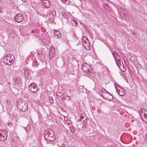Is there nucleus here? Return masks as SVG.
<instances>
[{
    "mask_svg": "<svg viewBox=\"0 0 147 147\" xmlns=\"http://www.w3.org/2000/svg\"><path fill=\"white\" fill-rule=\"evenodd\" d=\"M44 137L47 141L52 142L55 140L54 133L51 129L46 130L44 132Z\"/></svg>",
    "mask_w": 147,
    "mask_h": 147,
    "instance_id": "1",
    "label": "nucleus"
},
{
    "mask_svg": "<svg viewBox=\"0 0 147 147\" xmlns=\"http://www.w3.org/2000/svg\"><path fill=\"white\" fill-rule=\"evenodd\" d=\"M14 56L11 54H8L5 56L3 59V62L7 65H11L14 61Z\"/></svg>",
    "mask_w": 147,
    "mask_h": 147,
    "instance_id": "2",
    "label": "nucleus"
},
{
    "mask_svg": "<svg viewBox=\"0 0 147 147\" xmlns=\"http://www.w3.org/2000/svg\"><path fill=\"white\" fill-rule=\"evenodd\" d=\"M49 57L50 60L53 59V60L55 61H56L59 57L58 54L55 53L54 48L52 46L49 49Z\"/></svg>",
    "mask_w": 147,
    "mask_h": 147,
    "instance_id": "3",
    "label": "nucleus"
},
{
    "mask_svg": "<svg viewBox=\"0 0 147 147\" xmlns=\"http://www.w3.org/2000/svg\"><path fill=\"white\" fill-rule=\"evenodd\" d=\"M82 68L84 71V74L85 76L90 77V76L92 74V73L89 65L85 63H83L82 66Z\"/></svg>",
    "mask_w": 147,
    "mask_h": 147,
    "instance_id": "4",
    "label": "nucleus"
},
{
    "mask_svg": "<svg viewBox=\"0 0 147 147\" xmlns=\"http://www.w3.org/2000/svg\"><path fill=\"white\" fill-rule=\"evenodd\" d=\"M17 106L19 110L23 112L26 111L28 108V104L25 101L18 102Z\"/></svg>",
    "mask_w": 147,
    "mask_h": 147,
    "instance_id": "5",
    "label": "nucleus"
},
{
    "mask_svg": "<svg viewBox=\"0 0 147 147\" xmlns=\"http://www.w3.org/2000/svg\"><path fill=\"white\" fill-rule=\"evenodd\" d=\"M7 133L6 130L0 129V141H2L7 138Z\"/></svg>",
    "mask_w": 147,
    "mask_h": 147,
    "instance_id": "6",
    "label": "nucleus"
},
{
    "mask_svg": "<svg viewBox=\"0 0 147 147\" xmlns=\"http://www.w3.org/2000/svg\"><path fill=\"white\" fill-rule=\"evenodd\" d=\"M23 19L24 18L22 16V15L21 13L16 14L14 18V20L18 22H22L23 20Z\"/></svg>",
    "mask_w": 147,
    "mask_h": 147,
    "instance_id": "7",
    "label": "nucleus"
},
{
    "mask_svg": "<svg viewBox=\"0 0 147 147\" xmlns=\"http://www.w3.org/2000/svg\"><path fill=\"white\" fill-rule=\"evenodd\" d=\"M22 84V82L20 78H17L15 80L14 86L15 88L18 89L21 87Z\"/></svg>",
    "mask_w": 147,
    "mask_h": 147,
    "instance_id": "8",
    "label": "nucleus"
},
{
    "mask_svg": "<svg viewBox=\"0 0 147 147\" xmlns=\"http://www.w3.org/2000/svg\"><path fill=\"white\" fill-rule=\"evenodd\" d=\"M29 88L31 91L32 92H36L38 90V87L34 83H32L29 85Z\"/></svg>",
    "mask_w": 147,
    "mask_h": 147,
    "instance_id": "9",
    "label": "nucleus"
},
{
    "mask_svg": "<svg viewBox=\"0 0 147 147\" xmlns=\"http://www.w3.org/2000/svg\"><path fill=\"white\" fill-rule=\"evenodd\" d=\"M112 53L114 57L117 66H119L117 61H119L118 59H119L120 57L119 55L115 51H114L112 52Z\"/></svg>",
    "mask_w": 147,
    "mask_h": 147,
    "instance_id": "10",
    "label": "nucleus"
},
{
    "mask_svg": "<svg viewBox=\"0 0 147 147\" xmlns=\"http://www.w3.org/2000/svg\"><path fill=\"white\" fill-rule=\"evenodd\" d=\"M42 5L43 7L46 8H48L50 6V4L49 1L47 0H41Z\"/></svg>",
    "mask_w": 147,
    "mask_h": 147,
    "instance_id": "11",
    "label": "nucleus"
},
{
    "mask_svg": "<svg viewBox=\"0 0 147 147\" xmlns=\"http://www.w3.org/2000/svg\"><path fill=\"white\" fill-rule=\"evenodd\" d=\"M146 112H147L144 109H141L140 110L139 113L141 118L143 117V116L145 115V114H146Z\"/></svg>",
    "mask_w": 147,
    "mask_h": 147,
    "instance_id": "12",
    "label": "nucleus"
},
{
    "mask_svg": "<svg viewBox=\"0 0 147 147\" xmlns=\"http://www.w3.org/2000/svg\"><path fill=\"white\" fill-rule=\"evenodd\" d=\"M108 95L111 96V95H110V94L106 91V92H103V93H101L100 96L105 98H108Z\"/></svg>",
    "mask_w": 147,
    "mask_h": 147,
    "instance_id": "13",
    "label": "nucleus"
},
{
    "mask_svg": "<svg viewBox=\"0 0 147 147\" xmlns=\"http://www.w3.org/2000/svg\"><path fill=\"white\" fill-rule=\"evenodd\" d=\"M87 40H88L86 36H84L83 37L82 39V45L83 46L84 44L87 43Z\"/></svg>",
    "mask_w": 147,
    "mask_h": 147,
    "instance_id": "14",
    "label": "nucleus"
},
{
    "mask_svg": "<svg viewBox=\"0 0 147 147\" xmlns=\"http://www.w3.org/2000/svg\"><path fill=\"white\" fill-rule=\"evenodd\" d=\"M56 95L58 96V98H61L62 99L64 97L63 94L60 92H57Z\"/></svg>",
    "mask_w": 147,
    "mask_h": 147,
    "instance_id": "15",
    "label": "nucleus"
},
{
    "mask_svg": "<svg viewBox=\"0 0 147 147\" xmlns=\"http://www.w3.org/2000/svg\"><path fill=\"white\" fill-rule=\"evenodd\" d=\"M61 14L63 18L66 19L67 20H68L69 18V16L67 15L65 12H62L60 13Z\"/></svg>",
    "mask_w": 147,
    "mask_h": 147,
    "instance_id": "16",
    "label": "nucleus"
},
{
    "mask_svg": "<svg viewBox=\"0 0 147 147\" xmlns=\"http://www.w3.org/2000/svg\"><path fill=\"white\" fill-rule=\"evenodd\" d=\"M145 123L147 124V112H146L145 115L141 118Z\"/></svg>",
    "mask_w": 147,
    "mask_h": 147,
    "instance_id": "17",
    "label": "nucleus"
},
{
    "mask_svg": "<svg viewBox=\"0 0 147 147\" xmlns=\"http://www.w3.org/2000/svg\"><path fill=\"white\" fill-rule=\"evenodd\" d=\"M12 142H14L15 144H17L18 142V138L16 136H15L14 137L11 138Z\"/></svg>",
    "mask_w": 147,
    "mask_h": 147,
    "instance_id": "18",
    "label": "nucleus"
},
{
    "mask_svg": "<svg viewBox=\"0 0 147 147\" xmlns=\"http://www.w3.org/2000/svg\"><path fill=\"white\" fill-rule=\"evenodd\" d=\"M54 33L57 35V37H60L61 36V34L59 31L58 30H55Z\"/></svg>",
    "mask_w": 147,
    "mask_h": 147,
    "instance_id": "19",
    "label": "nucleus"
},
{
    "mask_svg": "<svg viewBox=\"0 0 147 147\" xmlns=\"http://www.w3.org/2000/svg\"><path fill=\"white\" fill-rule=\"evenodd\" d=\"M29 73V71H28L26 70L24 71V75L25 77L26 78H27L28 77V75Z\"/></svg>",
    "mask_w": 147,
    "mask_h": 147,
    "instance_id": "20",
    "label": "nucleus"
},
{
    "mask_svg": "<svg viewBox=\"0 0 147 147\" xmlns=\"http://www.w3.org/2000/svg\"><path fill=\"white\" fill-rule=\"evenodd\" d=\"M69 127L70 132L72 133H74L75 131L74 129V127H73L71 125Z\"/></svg>",
    "mask_w": 147,
    "mask_h": 147,
    "instance_id": "21",
    "label": "nucleus"
},
{
    "mask_svg": "<svg viewBox=\"0 0 147 147\" xmlns=\"http://www.w3.org/2000/svg\"><path fill=\"white\" fill-rule=\"evenodd\" d=\"M106 92V90L105 89L102 88L100 89V90L99 91V92L100 95H101V93H103V92Z\"/></svg>",
    "mask_w": 147,
    "mask_h": 147,
    "instance_id": "22",
    "label": "nucleus"
},
{
    "mask_svg": "<svg viewBox=\"0 0 147 147\" xmlns=\"http://www.w3.org/2000/svg\"><path fill=\"white\" fill-rule=\"evenodd\" d=\"M66 124H67L69 126L71 125V122L69 120H67L65 121Z\"/></svg>",
    "mask_w": 147,
    "mask_h": 147,
    "instance_id": "23",
    "label": "nucleus"
},
{
    "mask_svg": "<svg viewBox=\"0 0 147 147\" xmlns=\"http://www.w3.org/2000/svg\"><path fill=\"white\" fill-rule=\"evenodd\" d=\"M49 100L50 103H53V100L52 97H49Z\"/></svg>",
    "mask_w": 147,
    "mask_h": 147,
    "instance_id": "24",
    "label": "nucleus"
},
{
    "mask_svg": "<svg viewBox=\"0 0 147 147\" xmlns=\"http://www.w3.org/2000/svg\"><path fill=\"white\" fill-rule=\"evenodd\" d=\"M89 45V43L88 40H87V43L85 44H84V47L85 48L86 47Z\"/></svg>",
    "mask_w": 147,
    "mask_h": 147,
    "instance_id": "25",
    "label": "nucleus"
},
{
    "mask_svg": "<svg viewBox=\"0 0 147 147\" xmlns=\"http://www.w3.org/2000/svg\"><path fill=\"white\" fill-rule=\"evenodd\" d=\"M85 48L86 50H90L91 49V47L89 45L86 47Z\"/></svg>",
    "mask_w": 147,
    "mask_h": 147,
    "instance_id": "26",
    "label": "nucleus"
},
{
    "mask_svg": "<svg viewBox=\"0 0 147 147\" xmlns=\"http://www.w3.org/2000/svg\"><path fill=\"white\" fill-rule=\"evenodd\" d=\"M84 86H80L79 88L80 89V91H83V88H84Z\"/></svg>",
    "mask_w": 147,
    "mask_h": 147,
    "instance_id": "27",
    "label": "nucleus"
},
{
    "mask_svg": "<svg viewBox=\"0 0 147 147\" xmlns=\"http://www.w3.org/2000/svg\"><path fill=\"white\" fill-rule=\"evenodd\" d=\"M144 140L145 141L146 143L147 144V134H145Z\"/></svg>",
    "mask_w": 147,
    "mask_h": 147,
    "instance_id": "28",
    "label": "nucleus"
},
{
    "mask_svg": "<svg viewBox=\"0 0 147 147\" xmlns=\"http://www.w3.org/2000/svg\"><path fill=\"white\" fill-rule=\"evenodd\" d=\"M52 14L53 16H55L56 15V12L55 11H53L52 12Z\"/></svg>",
    "mask_w": 147,
    "mask_h": 147,
    "instance_id": "29",
    "label": "nucleus"
},
{
    "mask_svg": "<svg viewBox=\"0 0 147 147\" xmlns=\"http://www.w3.org/2000/svg\"><path fill=\"white\" fill-rule=\"evenodd\" d=\"M36 30L35 29H34L33 30H32L31 32V33L32 34H33L35 32Z\"/></svg>",
    "mask_w": 147,
    "mask_h": 147,
    "instance_id": "30",
    "label": "nucleus"
},
{
    "mask_svg": "<svg viewBox=\"0 0 147 147\" xmlns=\"http://www.w3.org/2000/svg\"><path fill=\"white\" fill-rule=\"evenodd\" d=\"M114 84L115 86L116 87V86H118V87H120V86H119V85H117V84H116V83H114Z\"/></svg>",
    "mask_w": 147,
    "mask_h": 147,
    "instance_id": "31",
    "label": "nucleus"
},
{
    "mask_svg": "<svg viewBox=\"0 0 147 147\" xmlns=\"http://www.w3.org/2000/svg\"><path fill=\"white\" fill-rule=\"evenodd\" d=\"M23 2H27L28 0H21Z\"/></svg>",
    "mask_w": 147,
    "mask_h": 147,
    "instance_id": "32",
    "label": "nucleus"
},
{
    "mask_svg": "<svg viewBox=\"0 0 147 147\" xmlns=\"http://www.w3.org/2000/svg\"><path fill=\"white\" fill-rule=\"evenodd\" d=\"M122 92H123V93L122 94H120L119 93L118 94L120 96H123V94H124V93H123V91Z\"/></svg>",
    "mask_w": 147,
    "mask_h": 147,
    "instance_id": "33",
    "label": "nucleus"
},
{
    "mask_svg": "<svg viewBox=\"0 0 147 147\" xmlns=\"http://www.w3.org/2000/svg\"><path fill=\"white\" fill-rule=\"evenodd\" d=\"M8 124L9 125H11V122H9Z\"/></svg>",
    "mask_w": 147,
    "mask_h": 147,
    "instance_id": "34",
    "label": "nucleus"
},
{
    "mask_svg": "<svg viewBox=\"0 0 147 147\" xmlns=\"http://www.w3.org/2000/svg\"><path fill=\"white\" fill-rule=\"evenodd\" d=\"M64 120H65V121H66L67 120H68V119H67V117H65L64 118Z\"/></svg>",
    "mask_w": 147,
    "mask_h": 147,
    "instance_id": "35",
    "label": "nucleus"
},
{
    "mask_svg": "<svg viewBox=\"0 0 147 147\" xmlns=\"http://www.w3.org/2000/svg\"><path fill=\"white\" fill-rule=\"evenodd\" d=\"M62 1L64 3H65V0H62Z\"/></svg>",
    "mask_w": 147,
    "mask_h": 147,
    "instance_id": "36",
    "label": "nucleus"
},
{
    "mask_svg": "<svg viewBox=\"0 0 147 147\" xmlns=\"http://www.w3.org/2000/svg\"><path fill=\"white\" fill-rule=\"evenodd\" d=\"M68 147H74V146L72 145L69 146Z\"/></svg>",
    "mask_w": 147,
    "mask_h": 147,
    "instance_id": "37",
    "label": "nucleus"
},
{
    "mask_svg": "<svg viewBox=\"0 0 147 147\" xmlns=\"http://www.w3.org/2000/svg\"><path fill=\"white\" fill-rule=\"evenodd\" d=\"M80 117L82 119L83 118V117H82V115H81V116H80Z\"/></svg>",
    "mask_w": 147,
    "mask_h": 147,
    "instance_id": "38",
    "label": "nucleus"
},
{
    "mask_svg": "<svg viewBox=\"0 0 147 147\" xmlns=\"http://www.w3.org/2000/svg\"><path fill=\"white\" fill-rule=\"evenodd\" d=\"M72 21H73L74 23H76V22H75V21H74V20H72Z\"/></svg>",
    "mask_w": 147,
    "mask_h": 147,
    "instance_id": "39",
    "label": "nucleus"
},
{
    "mask_svg": "<svg viewBox=\"0 0 147 147\" xmlns=\"http://www.w3.org/2000/svg\"><path fill=\"white\" fill-rule=\"evenodd\" d=\"M121 62H122V64H123V62H122V61H121Z\"/></svg>",
    "mask_w": 147,
    "mask_h": 147,
    "instance_id": "40",
    "label": "nucleus"
}]
</instances>
